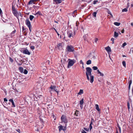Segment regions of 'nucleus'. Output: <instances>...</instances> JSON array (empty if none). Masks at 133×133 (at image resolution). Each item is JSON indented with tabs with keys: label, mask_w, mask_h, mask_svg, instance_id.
Returning <instances> with one entry per match:
<instances>
[{
	"label": "nucleus",
	"mask_w": 133,
	"mask_h": 133,
	"mask_svg": "<svg viewBox=\"0 0 133 133\" xmlns=\"http://www.w3.org/2000/svg\"><path fill=\"white\" fill-rule=\"evenodd\" d=\"M20 62L22 61V60H20Z\"/></svg>",
	"instance_id": "e2e57ef3"
},
{
	"label": "nucleus",
	"mask_w": 133,
	"mask_h": 133,
	"mask_svg": "<svg viewBox=\"0 0 133 133\" xmlns=\"http://www.w3.org/2000/svg\"><path fill=\"white\" fill-rule=\"evenodd\" d=\"M65 118V116L64 115H62L61 117V119L62 120L64 119V118Z\"/></svg>",
	"instance_id": "c756f323"
},
{
	"label": "nucleus",
	"mask_w": 133,
	"mask_h": 133,
	"mask_svg": "<svg viewBox=\"0 0 133 133\" xmlns=\"http://www.w3.org/2000/svg\"><path fill=\"white\" fill-rule=\"evenodd\" d=\"M62 121L65 123H66L67 122V121L66 118H64V119L62 120Z\"/></svg>",
	"instance_id": "393cba45"
},
{
	"label": "nucleus",
	"mask_w": 133,
	"mask_h": 133,
	"mask_svg": "<svg viewBox=\"0 0 133 133\" xmlns=\"http://www.w3.org/2000/svg\"><path fill=\"white\" fill-rule=\"evenodd\" d=\"M50 92H51V90H50Z\"/></svg>",
	"instance_id": "0e129e2a"
},
{
	"label": "nucleus",
	"mask_w": 133,
	"mask_h": 133,
	"mask_svg": "<svg viewBox=\"0 0 133 133\" xmlns=\"http://www.w3.org/2000/svg\"><path fill=\"white\" fill-rule=\"evenodd\" d=\"M108 14H110L111 15V17H113V15L111 14V12L110 11H109L108 12Z\"/></svg>",
	"instance_id": "473e14b6"
},
{
	"label": "nucleus",
	"mask_w": 133,
	"mask_h": 133,
	"mask_svg": "<svg viewBox=\"0 0 133 133\" xmlns=\"http://www.w3.org/2000/svg\"><path fill=\"white\" fill-rule=\"evenodd\" d=\"M118 34L117 33L116 31H115L114 32V36L115 37H116L118 36Z\"/></svg>",
	"instance_id": "6ab92c4d"
},
{
	"label": "nucleus",
	"mask_w": 133,
	"mask_h": 133,
	"mask_svg": "<svg viewBox=\"0 0 133 133\" xmlns=\"http://www.w3.org/2000/svg\"><path fill=\"white\" fill-rule=\"evenodd\" d=\"M68 68H69L70 66L73 65L75 62L74 60H72L69 59H68Z\"/></svg>",
	"instance_id": "7ed1b4c3"
},
{
	"label": "nucleus",
	"mask_w": 133,
	"mask_h": 133,
	"mask_svg": "<svg viewBox=\"0 0 133 133\" xmlns=\"http://www.w3.org/2000/svg\"><path fill=\"white\" fill-rule=\"evenodd\" d=\"M50 89H51L52 90H53L55 91H56L57 93V88L55 86H51L50 88Z\"/></svg>",
	"instance_id": "9d476101"
},
{
	"label": "nucleus",
	"mask_w": 133,
	"mask_h": 133,
	"mask_svg": "<svg viewBox=\"0 0 133 133\" xmlns=\"http://www.w3.org/2000/svg\"><path fill=\"white\" fill-rule=\"evenodd\" d=\"M84 129L85 130H86V131H87V128H84Z\"/></svg>",
	"instance_id": "4d7b16f0"
},
{
	"label": "nucleus",
	"mask_w": 133,
	"mask_h": 133,
	"mask_svg": "<svg viewBox=\"0 0 133 133\" xmlns=\"http://www.w3.org/2000/svg\"><path fill=\"white\" fill-rule=\"evenodd\" d=\"M63 44L61 43H58L57 45V48L59 49H62L63 48Z\"/></svg>",
	"instance_id": "0eeeda50"
},
{
	"label": "nucleus",
	"mask_w": 133,
	"mask_h": 133,
	"mask_svg": "<svg viewBox=\"0 0 133 133\" xmlns=\"http://www.w3.org/2000/svg\"><path fill=\"white\" fill-rule=\"evenodd\" d=\"M97 72L98 74H99L101 76H103V74L101 72L98 70H97Z\"/></svg>",
	"instance_id": "dca6fc26"
},
{
	"label": "nucleus",
	"mask_w": 133,
	"mask_h": 133,
	"mask_svg": "<svg viewBox=\"0 0 133 133\" xmlns=\"http://www.w3.org/2000/svg\"><path fill=\"white\" fill-rule=\"evenodd\" d=\"M128 108H129V107L128 106Z\"/></svg>",
	"instance_id": "774afa93"
},
{
	"label": "nucleus",
	"mask_w": 133,
	"mask_h": 133,
	"mask_svg": "<svg viewBox=\"0 0 133 133\" xmlns=\"http://www.w3.org/2000/svg\"><path fill=\"white\" fill-rule=\"evenodd\" d=\"M91 63V61L90 60H89L87 62V64L88 65L90 64Z\"/></svg>",
	"instance_id": "4be33fe9"
},
{
	"label": "nucleus",
	"mask_w": 133,
	"mask_h": 133,
	"mask_svg": "<svg viewBox=\"0 0 133 133\" xmlns=\"http://www.w3.org/2000/svg\"><path fill=\"white\" fill-rule=\"evenodd\" d=\"M58 127L59 128V131H60L61 130H65V127H64L62 126H59Z\"/></svg>",
	"instance_id": "ddd939ff"
},
{
	"label": "nucleus",
	"mask_w": 133,
	"mask_h": 133,
	"mask_svg": "<svg viewBox=\"0 0 133 133\" xmlns=\"http://www.w3.org/2000/svg\"><path fill=\"white\" fill-rule=\"evenodd\" d=\"M11 62H12L13 60V59L10 57L9 58Z\"/></svg>",
	"instance_id": "79ce46f5"
},
{
	"label": "nucleus",
	"mask_w": 133,
	"mask_h": 133,
	"mask_svg": "<svg viewBox=\"0 0 133 133\" xmlns=\"http://www.w3.org/2000/svg\"><path fill=\"white\" fill-rule=\"evenodd\" d=\"M55 22L56 23H58V22H57V21H55Z\"/></svg>",
	"instance_id": "052dcab7"
},
{
	"label": "nucleus",
	"mask_w": 133,
	"mask_h": 133,
	"mask_svg": "<svg viewBox=\"0 0 133 133\" xmlns=\"http://www.w3.org/2000/svg\"><path fill=\"white\" fill-rule=\"evenodd\" d=\"M12 11L14 15L17 17H18V16L19 15L21 16V13H18L16 10L14 8H12Z\"/></svg>",
	"instance_id": "39448f33"
},
{
	"label": "nucleus",
	"mask_w": 133,
	"mask_h": 133,
	"mask_svg": "<svg viewBox=\"0 0 133 133\" xmlns=\"http://www.w3.org/2000/svg\"><path fill=\"white\" fill-rule=\"evenodd\" d=\"M83 91L82 89H80L79 92L78 93V95H81V94H83Z\"/></svg>",
	"instance_id": "a211bd4d"
},
{
	"label": "nucleus",
	"mask_w": 133,
	"mask_h": 133,
	"mask_svg": "<svg viewBox=\"0 0 133 133\" xmlns=\"http://www.w3.org/2000/svg\"><path fill=\"white\" fill-rule=\"evenodd\" d=\"M114 39L113 38H112L111 39V41H112V44H113L114 43Z\"/></svg>",
	"instance_id": "cd10ccee"
},
{
	"label": "nucleus",
	"mask_w": 133,
	"mask_h": 133,
	"mask_svg": "<svg viewBox=\"0 0 133 133\" xmlns=\"http://www.w3.org/2000/svg\"><path fill=\"white\" fill-rule=\"evenodd\" d=\"M76 10H75V11L74 12V13H76Z\"/></svg>",
	"instance_id": "13d9d810"
},
{
	"label": "nucleus",
	"mask_w": 133,
	"mask_h": 133,
	"mask_svg": "<svg viewBox=\"0 0 133 133\" xmlns=\"http://www.w3.org/2000/svg\"><path fill=\"white\" fill-rule=\"evenodd\" d=\"M99 3L98 1V0L94 1L93 2V4H96L97 3Z\"/></svg>",
	"instance_id": "b1692460"
},
{
	"label": "nucleus",
	"mask_w": 133,
	"mask_h": 133,
	"mask_svg": "<svg viewBox=\"0 0 133 133\" xmlns=\"http://www.w3.org/2000/svg\"><path fill=\"white\" fill-rule=\"evenodd\" d=\"M79 112L78 111L76 110L75 111V113L74 114L76 116H77Z\"/></svg>",
	"instance_id": "aec40b11"
},
{
	"label": "nucleus",
	"mask_w": 133,
	"mask_h": 133,
	"mask_svg": "<svg viewBox=\"0 0 133 133\" xmlns=\"http://www.w3.org/2000/svg\"><path fill=\"white\" fill-rule=\"evenodd\" d=\"M114 24L116 26H119L120 24V23H118L117 22H115L114 23Z\"/></svg>",
	"instance_id": "412c9836"
},
{
	"label": "nucleus",
	"mask_w": 133,
	"mask_h": 133,
	"mask_svg": "<svg viewBox=\"0 0 133 133\" xmlns=\"http://www.w3.org/2000/svg\"><path fill=\"white\" fill-rule=\"evenodd\" d=\"M17 131L18 132H19V131H20V130L19 129H18L17 130Z\"/></svg>",
	"instance_id": "6e6d98bb"
},
{
	"label": "nucleus",
	"mask_w": 133,
	"mask_h": 133,
	"mask_svg": "<svg viewBox=\"0 0 133 133\" xmlns=\"http://www.w3.org/2000/svg\"><path fill=\"white\" fill-rule=\"evenodd\" d=\"M21 51L24 54L30 55V52L26 49L25 48H22L21 50Z\"/></svg>",
	"instance_id": "20e7f679"
},
{
	"label": "nucleus",
	"mask_w": 133,
	"mask_h": 133,
	"mask_svg": "<svg viewBox=\"0 0 133 133\" xmlns=\"http://www.w3.org/2000/svg\"><path fill=\"white\" fill-rule=\"evenodd\" d=\"M127 45V44L125 42L124 43L122 44V46L123 47H124L125 46Z\"/></svg>",
	"instance_id": "72a5a7b5"
},
{
	"label": "nucleus",
	"mask_w": 133,
	"mask_h": 133,
	"mask_svg": "<svg viewBox=\"0 0 133 133\" xmlns=\"http://www.w3.org/2000/svg\"><path fill=\"white\" fill-rule=\"evenodd\" d=\"M34 18V16L32 15H30L29 17V18L31 21H32L33 18Z\"/></svg>",
	"instance_id": "5701e85b"
},
{
	"label": "nucleus",
	"mask_w": 133,
	"mask_h": 133,
	"mask_svg": "<svg viewBox=\"0 0 133 133\" xmlns=\"http://www.w3.org/2000/svg\"><path fill=\"white\" fill-rule=\"evenodd\" d=\"M68 37L70 38H73V35L72 32H68Z\"/></svg>",
	"instance_id": "1a4fd4ad"
},
{
	"label": "nucleus",
	"mask_w": 133,
	"mask_h": 133,
	"mask_svg": "<svg viewBox=\"0 0 133 133\" xmlns=\"http://www.w3.org/2000/svg\"><path fill=\"white\" fill-rule=\"evenodd\" d=\"M9 101L10 102H11L13 101L12 100V99H10L9 100Z\"/></svg>",
	"instance_id": "de8ad7c7"
},
{
	"label": "nucleus",
	"mask_w": 133,
	"mask_h": 133,
	"mask_svg": "<svg viewBox=\"0 0 133 133\" xmlns=\"http://www.w3.org/2000/svg\"><path fill=\"white\" fill-rule=\"evenodd\" d=\"M25 74H27L28 73V71L26 69H24V71H23V72Z\"/></svg>",
	"instance_id": "bb28decb"
},
{
	"label": "nucleus",
	"mask_w": 133,
	"mask_h": 133,
	"mask_svg": "<svg viewBox=\"0 0 133 133\" xmlns=\"http://www.w3.org/2000/svg\"><path fill=\"white\" fill-rule=\"evenodd\" d=\"M131 6L132 7H133V3L131 4Z\"/></svg>",
	"instance_id": "680f3d73"
},
{
	"label": "nucleus",
	"mask_w": 133,
	"mask_h": 133,
	"mask_svg": "<svg viewBox=\"0 0 133 133\" xmlns=\"http://www.w3.org/2000/svg\"><path fill=\"white\" fill-rule=\"evenodd\" d=\"M92 69L94 70H97L98 68H97V67L96 66H93L92 67Z\"/></svg>",
	"instance_id": "2f4dec72"
},
{
	"label": "nucleus",
	"mask_w": 133,
	"mask_h": 133,
	"mask_svg": "<svg viewBox=\"0 0 133 133\" xmlns=\"http://www.w3.org/2000/svg\"><path fill=\"white\" fill-rule=\"evenodd\" d=\"M97 14V12H94L92 14V15L94 16V17H96V14Z\"/></svg>",
	"instance_id": "c85d7f7f"
},
{
	"label": "nucleus",
	"mask_w": 133,
	"mask_h": 133,
	"mask_svg": "<svg viewBox=\"0 0 133 133\" xmlns=\"http://www.w3.org/2000/svg\"><path fill=\"white\" fill-rule=\"evenodd\" d=\"M82 133H87L85 131L83 130H82L81 131Z\"/></svg>",
	"instance_id": "58836bf2"
},
{
	"label": "nucleus",
	"mask_w": 133,
	"mask_h": 133,
	"mask_svg": "<svg viewBox=\"0 0 133 133\" xmlns=\"http://www.w3.org/2000/svg\"><path fill=\"white\" fill-rule=\"evenodd\" d=\"M124 32V29L122 30L121 31V32L122 33H123Z\"/></svg>",
	"instance_id": "09e8293b"
},
{
	"label": "nucleus",
	"mask_w": 133,
	"mask_h": 133,
	"mask_svg": "<svg viewBox=\"0 0 133 133\" xmlns=\"http://www.w3.org/2000/svg\"><path fill=\"white\" fill-rule=\"evenodd\" d=\"M30 48L32 50H34L35 49V47L33 45L31 46H30Z\"/></svg>",
	"instance_id": "f704fd0d"
},
{
	"label": "nucleus",
	"mask_w": 133,
	"mask_h": 133,
	"mask_svg": "<svg viewBox=\"0 0 133 133\" xmlns=\"http://www.w3.org/2000/svg\"><path fill=\"white\" fill-rule=\"evenodd\" d=\"M86 74L87 79L92 83L94 81V76L91 75L92 70L90 67L86 68Z\"/></svg>",
	"instance_id": "f257e3e1"
},
{
	"label": "nucleus",
	"mask_w": 133,
	"mask_h": 133,
	"mask_svg": "<svg viewBox=\"0 0 133 133\" xmlns=\"http://www.w3.org/2000/svg\"><path fill=\"white\" fill-rule=\"evenodd\" d=\"M2 11L1 10V8H0V14L1 15V14H2Z\"/></svg>",
	"instance_id": "a18cd8bd"
},
{
	"label": "nucleus",
	"mask_w": 133,
	"mask_h": 133,
	"mask_svg": "<svg viewBox=\"0 0 133 133\" xmlns=\"http://www.w3.org/2000/svg\"><path fill=\"white\" fill-rule=\"evenodd\" d=\"M82 67H83V68H84V66H83Z\"/></svg>",
	"instance_id": "69168bd1"
},
{
	"label": "nucleus",
	"mask_w": 133,
	"mask_h": 133,
	"mask_svg": "<svg viewBox=\"0 0 133 133\" xmlns=\"http://www.w3.org/2000/svg\"><path fill=\"white\" fill-rule=\"evenodd\" d=\"M11 103H12V105L13 106V107H15V105L14 102V101H13Z\"/></svg>",
	"instance_id": "4c0bfd02"
},
{
	"label": "nucleus",
	"mask_w": 133,
	"mask_h": 133,
	"mask_svg": "<svg viewBox=\"0 0 133 133\" xmlns=\"http://www.w3.org/2000/svg\"><path fill=\"white\" fill-rule=\"evenodd\" d=\"M131 25L132 26L133 25V23H131Z\"/></svg>",
	"instance_id": "bf43d9fd"
},
{
	"label": "nucleus",
	"mask_w": 133,
	"mask_h": 133,
	"mask_svg": "<svg viewBox=\"0 0 133 133\" xmlns=\"http://www.w3.org/2000/svg\"><path fill=\"white\" fill-rule=\"evenodd\" d=\"M131 83H132V81L131 80L129 81V85H131Z\"/></svg>",
	"instance_id": "ea45409f"
},
{
	"label": "nucleus",
	"mask_w": 133,
	"mask_h": 133,
	"mask_svg": "<svg viewBox=\"0 0 133 133\" xmlns=\"http://www.w3.org/2000/svg\"><path fill=\"white\" fill-rule=\"evenodd\" d=\"M108 18H110L111 17V16H110L109 15H108Z\"/></svg>",
	"instance_id": "603ef678"
},
{
	"label": "nucleus",
	"mask_w": 133,
	"mask_h": 133,
	"mask_svg": "<svg viewBox=\"0 0 133 133\" xmlns=\"http://www.w3.org/2000/svg\"><path fill=\"white\" fill-rule=\"evenodd\" d=\"M25 23L29 28L30 31H31L32 29L31 26V25L30 22L28 19H26Z\"/></svg>",
	"instance_id": "423d86ee"
},
{
	"label": "nucleus",
	"mask_w": 133,
	"mask_h": 133,
	"mask_svg": "<svg viewBox=\"0 0 133 133\" xmlns=\"http://www.w3.org/2000/svg\"><path fill=\"white\" fill-rule=\"evenodd\" d=\"M96 109L99 112L101 110L99 108L98 105L97 104H96L95 105Z\"/></svg>",
	"instance_id": "4468645a"
},
{
	"label": "nucleus",
	"mask_w": 133,
	"mask_h": 133,
	"mask_svg": "<svg viewBox=\"0 0 133 133\" xmlns=\"http://www.w3.org/2000/svg\"><path fill=\"white\" fill-rule=\"evenodd\" d=\"M98 40V39L97 38H95V43H97V42Z\"/></svg>",
	"instance_id": "a19ab883"
},
{
	"label": "nucleus",
	"mask_w": 133,
	"mask_h": 133,
	"mask_svg": "<svg viewBox=\"0 0 133 133\" xmlns=\"http://www.w3.org/2000/svg\"><path fill=\"white\" fill-rule=\"evenodd\" d=\"M130 85H129V86H128V89H129H129H130Z\"/></svg>",
	"instance_id": "5fc2aeb1"
},
{
	"label": "nucleus",
	"mask_w": 133,
	"mask_h": 133,
	"mask_svg": "<svg viewBox=\"0 0 133 133\" xmlns=\"http://www.w3.org/2000/svg\"><path fill=\"white\" fill-rule=\"evenodd\" d=\"M79 62L80 64H82L83 65V62L82 60H80Z\"/></svg>",
	"instance_id": "c03bdc74"
},
{
	"label": "nucleus",
	"mask_w": 133,
	"mask_h": 133,
	"mask_svg": "<svg viewBox=\"0 0 133 133\" xmlns=\"http://www.w3.org/2000/svg\"><path fill=\"white\" fill-rule=\"evenodd\" d=\"M39 1V0H31L29 2L28 4H32V3L35 4L34 2H36Z\"/></svg>",
	"instance_id": "9b49d317"
},
{
	"label": "nucleus",
	"mask_w": 133,
	"mask_h": 133,
	"mask_svg": "<svg viewBox=\"0 0 133 133\" xmlns=\"http://www.w3.org/2000/svg\"><path fill=\"white\" fill-rule=\"evenodd\" d=\"M54 4H58L62 2V0H53Z\"/></svg>",
	"instance_id": "6e6552de"
},
{
	"label": "nucleus",
	"mask_w": 133,
	"mask_h": 133,
	"mask_svg": "<svg viewBox=\"0 0 133 133\" xmlns=\"http://www.w3.org/2000/svg\"><path fill=\"white\" fill-rule=\"evenodd\" d=\"M122 64L125 67H126V64L125 61H123L122 62Z\"/></svg>",
	"instance_id": "a878e982"
},
{
	"label": "nucleus",
	"mask_w": 133,
	"mask_h": 133,
	"mask_svg": "<svg viewBox=\"0 0 133 133\" xmlns=\"http://www.w3.org/2000/svg\"><path fill=\"white\" fill-rule=\"evenodd\" d=\"M55 30L56 31V33H57V34L58 35V36H59V34H58V33L57 32V31H56V29H55Z\"/></svg>",
	"instance_id": "8fccbe9b"
},
{
	"label": "nucleus",
	"mask_w": 133,
	"mask_h": 133,
	"mask_svg": "<svg viewBox=\"0 0 133 133\" xmlns=\"http://www.w3.org/2000/svg\"><path fill=\"white\" fill-rule=\"evenodd\" d=\"M66 106L67 107H69V104H66Z\"/></svg>",
	"instance_id": "864d4df0"
},
{
	"label": "nucleus",
	"mask_w": 133,
	"mask_h": 133,
	"mask_svg": "<svg viewBox=\"0 0 133 133\" xmlns=\"http://www.w3.org/2000/svg\"><path fill=\"white\" fill-rule=\"evenodd\" d=\"M15 32V31H13V32H12L11 33V34H12H12H14V33Z\"/></svg>",
	"instance_id": "3c124183"
},
{
	"label": "nucleus",
	"mask_w": 133,
	"mask_h": 133,
	"mask_svg": "<svg viewBox=\"0 0 133 133\" xmlns=\"http://www.w3.org/2000/svg\"><path fill=\"white\" fill-rule=\"evenodd\" d=\"M19 69L21 72L23 73V72L24 69L23 68L20 67L19 68Z\"/></svg>",
	"instance_id": "f3484780"
},
{
	"label": "nucleus",
	"mask_w": 133,
	"mask_h": 133,
	"mask_svg": "<svg viewBox=\"0 0 133 133\" xmlns=\"http://www.w3.org/2000/svg\"><path fill=\"white\" fill-rule=\"evenodd\" d=\"M91 125H92V124H90V126H89V128H90V130H91L92 128V127L91 126Z\"/></svg>",
	"instance_id": "e433bc0d"
},
{
	"label": "nucleus",
	"mask_w": 133,
	"mask_h": 133,
	"mask_svg": "<svg viewBox=\"0 0 133 133\" xmlns=\"http://www.w3.org/2000/svg\"><path fill=\"white\" fill-rule=\"evenodd\" d=\"M4 101H8V100L6 98H4Z\"/></svg>",
	"instance_id": "49530a36"
},
{
	"label": "nucleus",
	"mask_w": 133,
	"mask_h": 133,
	"mask_svg": "<svg viewBox=\"0 0 133 133\" xmlns=\"http://www.w3.org/2000/svg\"><path fill=\"white\" fill-rule=\"evenodd\" d=\"M127 11H128V10L127 8H125L122 10V11L123 12H127Z\"/></svg>",
	"instance_id": "7c9ffc66"
},
{
	"label": "nucleus",
	"mask_w": 133,
	"mask_h": 133,
	"mask_svg": "<svg viewBox=\"0 0 133 133\" xmlns=\"http://www.w3.org/2000/svg\"><path fill=\"white\" fill-rule=\"evenodd\" d=\"M66 50L67 52H73L74 51V49L73 46L68 45L66 48Z\"/></svg>",
	"instance_id": "f03ea898"
},
{
	"label": "nucleus",
	"mask_w": 133,
	"mask_h": 133,
	"mask_svg": "<svg viewBox=\"0 0 133 133\" xmlns=\"http://www.w3.org/2000/svg\"><path fill=\"white\" fill-rule=\"evenodd\" d=\"M94 119H93L92 118L91 120V121L90 124H92V123H93V122H94Z\"/></svg>",
	"instance_id": "c9c22d12"
},
{
	"label": "nucleus",
	"mask_w": 133,
	"mask_h": 133,
	"mask_svg": "<svg viewBox=\"0 0 133 133\" xmlns=\"http://www.w3.org/2000/svg\"><path fill=\"white\" fill-rule=\"evenodd\" d=\"M105 50L107 51L108 52L111 51V49L109 46H108L107 47L105 48Z\"/></svg>",
	"instance_id": "2eb2a0df"
},
{
	"label": "nucleus",
	"mask_w": 133,
	"mask_h": 133,
	"mask_svg": "<svg viewBox=\"0 0 133 133\" xmlns=\"http://www.w3.org/2000/svg\"><path fill=\"white\" fill-rule=\"evenodd\" d=\"M84 103L83 99L82 98V100L80 101V107L81 108H83L82 105Z\"/></svg>",
	"instance_id": "f8f14e48"
},
{
	"label": "nucleus",
	"mask_w": 133,
	"mask_h": 133,
	"mask_svg": "<svg viewBox=\"0 0 133 133\" xmlns=\"http://www.w3.org/2000/svg\"><path fill=\"white\" fill-rule=\"evenodd\" d=\"M79 24V23L78 22H76V26H78V24Z\"/></svg>",
	"instance_id": "37998d69"
},
{
	"label": "nucleus",
	"mask_w": 133,
	"mask_h": 133,
	"mask_svg": "<svg viewBox=\"0 0 133 133\" xmlns=\"http://www.w3.org/2000/svg\"><path fill=\"white\" fill-rule=\"evenodd\" d=\"M19 0H18V1H19Z\"/></svg>",
	"instance_id": "338daca9"
}]
</instances>
